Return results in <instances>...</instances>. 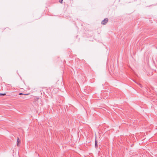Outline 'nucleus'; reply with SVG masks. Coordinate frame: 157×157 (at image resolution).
I'll use <instances>...</instances> for the list:
<instances>
[{
    "label": "nucleus",
    "instance_id": "obj_1",
    "mask_svg": "<svg viewBox=\"0 0 157 157\" xmlns=\"http://www.w3.org/2000/svg\"><path fill=\"white\" fill-rule=\"evenodd\" d=\"M108 19L107 18H105L101 22V24L103 25H105L108 22Z\"/></svg>",
    "mask_w": 157,
    "mask_h": 157
},
{
    "label": "nucleus",
    "instance_id": "obj_2",
    "mask_svg": "<svg viewBox=\"0 0 157 157\" xmlns=\"http://www.w3.org/2000/svg\"><path fill=\"white\" fill-rule=\"evenodd\" d=\"M95 147L97 148L98 147V142L96 140H95Z\"/></svg>",
    "mask_w": 157,
    "mask_h": 157
},
{
    "label": "nucleus",
    "instance_id": "obj_3",
    "mask_svg": "<svg viewBox=\"0 0 157 157\" xmlns=\"http://www.w3.org/2000/svg\"><path fill=\"white\" fill-rule=\"evenodd\" d=\"M29 94H22V93H19V94L20 95H21V94H24V95H29Z\"/></svg>",
    "mask_w": 157,
    "mask_h": 157
},
{
    "label": "nucleus",
    "instance_id": "obj_4",
    "mask_svg": "<svg viewBox=\"0 0 157 157\" xmlns=\"http://www.w3.org/2000/svg\"><path fill=\"white\" fill-rule=\"evenodd\" d=\"M19 139L18 137H17V145L18 146V143L19 142Z\"/></svg>",
    "mask_w": 157,
    "mask_h": 157
},
{
    "label": "nucleus",
    "instance_id": "obj_5",
    "mask_svg": "<svg viewBox=\"0 0 157 157\" xmlns=\"http://www.w3.org/2000/svg\"><path fill=\"white\" fill-rule=\"evenodd\" d=\"M6 94V93H4V94H0V95H1L2 96H5Z\"/></svg>",
    "mask_w": 157,
    "mask_h": 157
},
{
    "label": "nucleus",
    "instance_id": "obj_6",
    "mask_svg": "<svg viewBox=\"0 0 157 157\" xmlns=\"http://www.w3.org/2000/svg\"><path fill=\"white\" fill-rule=\"evenodd\" d=\"M63 0H59V2L61 3H62V2H63Z\"/></svg>",
    "mask_w": 157,
    "mask_h": 157
},
{
    "label": "nucleus",
    "instance_id": "obj_7",
    "mask_svg": "<svg viewBox=\"0 0 157 157\" xmlns=\"http://www.w3.org/2000/svg\"><path fill=\"white\" fill-rule=\"evenodd\" d=\"M139 85L141 87H142V85L141 84H139Z\"/></svg>",
    "mask_w": 157,
    "mask_h": 157
}]
</instances>
